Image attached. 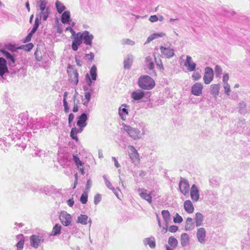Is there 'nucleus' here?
Here are the masks:
<instances>
[{
    "instance_id": "nucleus-34",
    "label": "nucleus",
    "mask_w": 250,
    "mask_h": 250,
    "mask_svg": "<svg viewBox=\"0 0 250 250\" xmlns=\"http://www.w3.org/2000/svg\"><path fill=\"white\" fill-rule=\"evenodd\" d=\"M189 243V235L186 233H183L181 235V244L185 247L188 245Z\"/></svg>"
},
{
    "instance_id": "nucleus-37",
    "label": "nucleus",
    "mask_w": 250,
    "mask_h": 250,
    "mask_svg": "<svg viewBox=\"0 0 250 250\" xmlns=\"http://www.w3.org/2000/svg\"><path fill=\"white\" fill-rule=\"evenodd\" d=\"M162 215L165 221V225L168 224L171 220L169 212L167 210H163L162 211Z\"/></svg>"
},
{
    "instance_id": "nucleus-31",
    "label": "nucleus",
    "mask_w": 250,
    "mask_h": 250,
    "mask_svg": "<svg viewBox=\"0 0 250 250\" xmlns=\"http://www.w3.org/2000/svg\"><path fill=\"white\" fill-rule=\"evenodd\" d=\"M220 88V83L213 84L210 86V93L215 98L219 95V89Z\"/></svg>"
},
{
    "instance_id": "nucleus-58",
    "label": "nucleus",
    "mask_w": 250,
    "mask_h": 250,
    "mask_svg": "<svg viewBox=\"0 0 250 250\" xmlns=\"http://www.w3.org/2000/svg\"><path fill=\"white\" fill-rule=\"evenodd\" d=\"M214 69L216 77H220L222 73L221 67L219 65H216Z\"/></svg>"
},
{
    "instance_id": "nucleus-15",
    "label": "nucleus",
    "mask_w": 250,
    "mask_h": 250,
    "mask_svg": "<svg viewBox=\"0 0 250 250\" xmlns=\"http://www.w3.org/2000/svg\"><path fill=\"white\" fill-rule=\"evenodd\" d=\"M196 237L198 241L201 244H204L206 242V231L204 228L198 229L196 232Z\"/></svg>"
},
{
    "instance_id": "nucleus-5",
    "label": "nucleus",
    "mask_w": 250,
    "mask_h": 250,
    "mask_svg": "<svg viewBox=\"0 0 250 250\" xmlns=\"http://www.w3.org/2000/svg\"><path fill=\"white\" fill-rule=\"evenodd\" d=\"M1 52L7 59L10 68L11 70H12V73H16L19 72L20 70V68L15 67L16 66V56L15 53H11L5 49H1Z\"/></svg>"
},
{
    "instance_id": "nucleus-33",
    "label": "nucleus",
    "mask_w": 250,
    "mask_h": 250,
    "mask_svg": "<svg viewBox=\"0 0 250 250\" xmlns=\"http://www.w3.org/2000/svg\"><path fill=\"white\" fill-rule=\"evenodd\" d=\"M204 219V216L200 212H197L195 214L194 220L196 224V226L197 227H200L203 225Z\"/></svg>"
},
{
    "instance_id": "nucleus-17",
    "label": "nucleus",
    "mask_w": 250,
    "mask_h": 250,
    "mask_svg": "<svg viewBox=\"0 0 250 250\" xmlns=\"http://www.w3.org/2000/svg\"><path fill=\"white\" fill-rule=\"evenodd\" d=\"M190 197L193 202H196L199 199V190L197 187L193 184L190 190Z\"/></svg>"
},
{
    "instance_id": "nucleus-20",
    "label": "nucleus",
    "mask_w": 250,
    "mask_h": 250,
    "mask_svg": "<svg viewBox=\"0 0 250 250\" xmlns=\"http://www.w3.org/2000/svg\"><path fill=\"white\" fill-rule=\"evenodd\" d=\"M88 120V114L84 112L78 117L77 125L79 127H84L86 126V121Z\"/></svg>"
},
{
    "instance_id": "nucleus-53",
    "label": "nucleus",
    "mask_w": 250,
    "mask_h": 250,
    "mask_svg": "<svg viewBox=\"0 0 250 250\" xmlns=\"http://www.w3.org/2000/svg\"><path fill=\"white\" fill-rule=\"evenodd\" d=\"M40 23H41V19H39V17H37L35 19V23H34L33 27L31 30L34 32H36L39 28Z\"/></svg>"
},
{
    "instance_id": "nucleus-23",
    "label": "nucleus",
    "mask_w": 250,
    "mask_h": 250,
    "mask_svg": "<svg viewBox=\"0 0 250 250\" xmlns=\"http://www.w3.org/2000/svg\"><path fill=\"white\" fill-rule=\"evenodd\" d=\"M138 191L139 192V195L141 198L147 201L149 203H152V196L150 193H147L146 190L139 188Z\"/></svg>"
},
{
    "instance_id": "nucleus-4",
    "label": "nucleus",
    "mask_w": 250,
    "mask_h": 250,
    "mask_svg": "<svg viewBox=\"0 0 250 250\" xmlns=\"http://www.w3.org/2000/svg\"><path fill=\"white\" fill-rule=\"evenodd\" d=\"M138 85L142 89L151 90L155 85L154 80L148 75H142L138 80Z\"/></svg>"
},
{
    "instance_id": "nucleus-50",
    "label": "nucleus",
    "mask_w": 250,
    "mask_h": 250,
    "mask_svg": "<svg viewBox=\"0 0 250 250\" xmlns=\"http://www.w3.org/2000/svg\"><path fill=\"white\" fill-rule=\"evenodd\" d=\"M239 112L241 114H244L246 112V104L244 102H241L238 105Z\"/></svg>"
},
{
    "instance_id": "nucleus-43",
    "label": "nucleus",
    "mask_w": 250,
    "mask_h": 250,
    "mask_svg": "<svg viewBox=\"0 0 250 250\" xmlns=\"http://www.w3.org/2000/svg\"><path fill=\"white\" fill-rule=\"evenodd\" d=\"M55 6L57 12L59 14L62 13L63 11H64L66 9V7L63 5V4L58 0H56L55 2Z\"/></svg>"
},
{
    "instance_id": "nucleus-64",
    "label": "nucleus",
    "mask_w": 250,
    "mask_h": 250,
    "mask_svg": "<svg viewBox=\"0 0 250 250\" xmlns=\"http://www.w3.org/2000/svg\"><path fill=\"white\" fill-rule=\"evenodd\" d=\"M173 221L175 223H181L183 221V218L178 213H176V216L173 218Z\"/></svg>"
},
{
    "instance_id": "nucleus-36",
    "label": "nucleus",
    "mask_w": 250,
    "mask_h": 250,
    "mask_svg": "<svg viewBox=\"0 0 250 250\" xmlns=\"http://www.w3.org/2000/svg\"><path fill=\"white\" fill-rule=\"evenodd\" d=\"M62 226L59 224H56L53 228L50 234V236H57L61 234Z\"/></svg>"
},
{
    "instance_id": "nucleus-11",
    "label": "nucleus",
    "mask_w": 250,
    "mask_h": 250,
    "mask_svg": "<svg viewBox=\"0 0 250 250\" xmlns=\"http://www.w3.org/2000/svg\"><path fill=\"white\" fill-rule=\"evenodd\" d=\"M79 33L83 43L87 45L91 46L92 40L94 39L93 35L90 34L89 32L87 30H85L82 33Z\"/></svg>"
},
{
    "instance_id": "nucleus-40",
    "label": "nucleus",
    "mask_w": 250,
    "mask_h": 250,
    "mask_svg": "<svg viewBox=\"0 0 250 250\" xmlns=\"http://www.w3.org/2000/svg\"><path fill=\"white\" fill-rule=\"evenodd\" d=\"M246 122L245 120L242 119L240 120L237 124V131L239 133H242L244 132L245 128L246 127Z\"/></svg>"
},
{
    "instance_id": "nucleus-12",
    "label": "nucleus",
    "mask_w": 250,
    "mask_h": 250,
    "mask_svg": "<svg viewBox=\"0 0 250 250\" xmlns=\"http://www.w3.org/2000/svg\"><path fill=\"white\" fill-rule=\"evenodd\" d=\"M179 187L181 192L184 195L188 194L189 190V185L188 181L184 178H181V180L179 183Z\"/></svg>"
},
{
    "instance_id": "nucleus-49",
    "label": "nucleus",
    "mask_w": 250,
    "mask_h": 250,
    "mask_svg": "<svg viewBox=\"0 0 250 250\" xmlns=\"http://www.w3.org/2000/svg\"><path fill=\"white\" fill-rule=\"evenodd\" d=\"M7 51H11V53H14L17 51L18 48L14 44L8 43L5 46V48Z\"/></svg>"
},
{
    "instance_id": "nucleus-2",
    "label": "nucleus",
    "mask_w": 250,
    "mask_h": 250,
    "mask_svg": "<svg viewBox=\"0 0 250 250\" xmlns=\"http://www.w3.org/2000/svg\"><path fill=\"white\" fill-rule=\"evenodd\" d=\"M9 132L10 133L8 134V138L14 142L15 146L17 147V149L21 151L24 150L29 140L28 132L17 133L15 131Z\"/></svg>"
},
{
    "instance_id": "nucleus-9",
    "label": "nucleus",
    "mask_w": 250,
    "mask_h": 250,
    "mask_svg": "<svg viewBox=\"0 0 250 250\" xmlns=\"http://www.w3.org/2000/svg\"><path fill=\"white\" fill-rule=\"evenodd\" d=\"M59 219L62 224L65 227H68L71 224L72 216L64 210L61 212Z\"/></svg>"
},
{
    "instance_id": "nucleus-55",
    "label": "nucleus",
    "mask_w": 250,
    "mask_h": 250,
    "mask_svg": "<svg viewBox=\"0 0 250 250\" xmlns=\"http://www.w3.org/2000/svg\"><path fill=\"white\" fill-rule=\"evenodd\" d=\"M34 45L32 43H28L25 45L21 46L20 48L26 51H30L33 47Z\"/></svg>"
},
{
    "instance_id": "nucleus-10",
    "label": "nucleus",
    "mask_w": 250,
    "mask_h": 250,
    "mask_svg": "<svg viewBox=\"0 0 250 250\" xmlns=\"http://www.w3.org/2000/svg\"><path fill=\"white\" fill-rule=\"evenodd\" d=\"M160 50L162 55L167 59H170L175 55L174 49L167 45L160 46Z\"/></svg>"
},
{
    "instance_id": "nucleus-30",
    "label": "nucleus",
    "mask_w": 250,
    "mask_h": 250,
    "mask_svg": "<svg viewBox=\"0 0 250 250\" xmlns=\"http://www.w3.org/2000/svg\"><path fill=\"white\" fill-rule=\"evenodd\" d=\"M195 222L193 219L190 217H188L186 222L185 229L186 231L191 230L194 229L195 227Z\"/></svg>"
},
{
    "instance_id": "nucleus-8",
    "label": "nucleus",
    "mask_w": 250,
    "mask_h": 250,
    "mask_svg": "<svg viewBox=\"0 0 250 250\" xmlns=\"http://www.w3.org/2000/svg\"><path fill=\"white\" fill-rule=\"evenodd\" d=\"M146 72L152 77L157 75L156 71L154 69V63L153 59L152 56H148L146 58Z\"/></svg>"
},
{
    "instance_id": "nucleus-25",
    "label": "nucleus",
    "mask_w": 250,
    "mask_h": 250,
    "mask_svg": "<svg viewBox=\"0 0 250 250\" xmlns=\"http://www.w3.org/2000/svg\"><path fill=\"white\" fill-rule=\"evenodd\" d=\"M127 106L126 104H123L119 108V114L122 120L124 121L126 119V116L128 114Z\"/></svg>"
},
{
    "instance_id": "nucleus-61",
    "label": "nucleus",
    "mask_w": 250,
    "mask_h": 250,
    "mask_svg": "<svg viewBox=\"0 0 250 250\" xmlns=\"http://www.w3.org/2000/svg\"><path fill=\"white\" fill-rule=\"evenodd\" d=\"M94 90L92 88L90 89L89 91L85 92L84 93V96L86 100H88V101H90L91 94L93 92Z\"/></svg>"
},
{
    "instance_id": "nucleus-21",
    "label": "nucleus",
    "mask_w": 250,
    "mask_h": 250,
    "mask_svg": "<svg viewBox=\"0 0 250 250\" xmlns=\"http://www.w3.org/2000/svg\"><path fill=\"white\" fill-rule=\"evenodd\" d=\"M184 65L187 67L188 71L191 72L195 70L196 64L192 62V58L190 56H187Z\"/></svg>"
},
{
    "instance_id": "nucleus-26",
    "label": "nucleus",
    "mask_w": 250,
    "mask_h": 250,
    "mask_svg": "<svg viewBox=\"0 0 250 250\" xmlns=\"http://www.w3.org/2000/svg\"><path fill=\"white\" fill-rule=\"evenodd\" d=\"M71 21L70 12L69 11H64L61 16V21L63 24H70Z\"/></svg>"
},
{
    "instance_id": "nucleus-6",
    "label": "nucleus",
    "mask_w": 250,
    "mask_h": 250,
    "mask_svg": "<svg viewBox=\"0 0 250 250\" xmlns=\"http://www.w3.org/2000/svg\"><path fill=\"white\" fill-rule=\"evenodd\" d=\"M151 93L146 92L141 89H137L133 91L131 94V98L133 99L132 101L138 103L142 102L143 98H149L150 97Z\"/></svg>"
},
{
    "instance_id": "nucleus-44",
    "label": "nucleus",
    "mask_w": 250,
    "mask_h": 250,
    "mask_svg": "<svg viewBox=\"0 0 250 250\" xmlns=\"http://www.w3.org/2000/svg\"><path fill=\"white\" fill-rule=\"evenodd\" d=\"M132 63V57L131 56L128 55L127 57L124 60V68L129 69Z\"/></svg>"
},
{
    "instance_id": "nucleus-38",
    "label": "nucleus",
    "mask_w": 250,
    "mask_h": 250,
    "mask_svg": "<svg viewBox=\"0 0 250 250\" xmlns=\"http://www.w3.org/2000/svg\"><path fill=\"white\" fill-rule=\"evenodd\" d=\"M17 239L19 240L18 242L16 244L17 250H22L24 243V237L23 235L22 234H19L17 236Z\"/></svg>"
},
{
    "instance_id": "nucleus-56",
    "label": "nucleus",
    "mask_w": 250,
    "mask_h": 250,
    "mask_svg": "<svg viewBox=\"0 0 250 250\" xmlns=\"http://www.w3.org/2000/svg\"><path fill=\"white\" fill-rule=\"evenodd\" d=\"M103 179L104 181L105 184L107 188L111 190H114V188L112 186L110 182L107 179L106 176L104 175Z\"/></svg>"
},
{
    "instance_id": "nucleus-32",
    "label": "nucleus",
    "mask_w": 250,
    "mask_h": 250,
    "mask_svg": "<svg viewBox=\"0 0 250 250\" xmlns=\"http://www.w3.org/2000/svg\"><path fill=\"white\" fill-rule=\"evenodd\" d=\"M185 210L188 213H191L194 211V207L190 200H186L184 203Z\"/></svg>"
},
{
    "instance_id": "nucleus-29",
    "label": "nucleus",
    "mask_w": 250,
    "mask_h": 250,
    "mask_svg": "<svg viewBox=\"0 0 250 250\" xmlns=\"http://www.w3.org/2000/svg\"><path fill=\"white\" fill-rule=\"evenodd\" d=\"M43 192L46 195L60 193V189H56L53 186H46L43 188Z\"/></svg>"
},
{
    "instance_id": "nucleus-60",
    "label": "nucleus",
    "mask_w": 250,
    "mask_h": 250,
    "mask_svg": "<svg viewBox=\"0 0 250 250\" xmlns=\"http://www.w3.org/2000/svg\"><path fill=\"white\" fill-rule=\"evenodd\" d=\"M102 200V196L99 193L96 194L94 196V203L95 205H98Z\"/></svg>"
},
{
    "instance_id": "nucleus-35",
    "label": "nucleus",
    "mask_w": 250,
    "mask_h": 250,
    "mask_svg": "<svg viewBox=\"0 0 250 250\" xmlns=\"http://www.w3.org/2000/svg\"><path fill=\"white\" fill-rule=\"evenodd\" d=\"M5 139H0V148L3 149L4 151L7 150V148L10 146V143L7 142V140H9L10 139L8 138H4Z\"/></svg>"
},
{
    "instance_id": "nucleus-57",
    "label": "nucleus",
    "mask_w": 250,
    "mask_h": 250,
    "mask_svg": "<svg viewBox=\"0 0 250 250\" xmlns=\"http://www.w3.org/2000/svg\"><path fill=\"white\" fill-rule=\"evenodd\" d=\"M154 61L156 63L157 67L161 71H163L164 70V67L163 66V64L162 63V61L161 60H159V61H157L156 58L154 56Z\"/></svg>"
},
{
    "instance_id": "nucleus-13",
    "label": "nucleus",
    "mask_w": 250,
    "mask_h": 250,
    "mask_svg": "<svg viewBox=\"0 0 250 250\" xmlns=\"http://www.w3.org/2000/svg\"><path fill=\"white\" fill-rule=\"evenodd\" d=\"M214 72L213 69L209 67H206L205 69V74L203 77L204 83L206 84L210 83L213 80Z\"/></svg>"
},
{
    "instance_id": "nucleus-18",
    "label": "nucleus",
    "mask_w": 250,
    "mask_h": 250,
    "mask_svg": "<svg viewBox=\"0 0 250 250\" xmlns=\"http://www.w3.org/2000/svg\"><path fill=\"white\" fill-rule=\"evenodd\" d=\"M79 35L80 34L78 32L75 36L73 37V40L72 41L71 47L72 50L74 51L78 50L79 46L83 43L82 38Z\"/></svg>"
},
{
    "instance_id": "nucleus-7",
    "label": "nucleus",
    "mask_w": 250,
    "mask_h": 250,
    "mask_svg": "<svg viewBox=\"0 0 250 250\" xmlns=\"http://www.w3.org/2000/svg\"><path fill=\"white\" fill-rule=\"evenodd\" d=\"M46 237L45 234H33L30 237V245L34 248H38L42 243Z\"/></svg>"
},
{
    "instance_id": "nucleus-59",
    "label": "nucleus",
    "mask_w": 250,
    "mask_h": 250,
    "mask_svg": "<svg viewBox=\"0 0 250 250\" xmlns=\"http://www.w3.org/2000/svg\"><path fill=\"white\" fill-rule=\"evenodd\" d=\"M34 56L35 57L36 60L37 61H41L42 60V53L41 51L37 49L34 53Z\"/></svg>"
},
{
    "instance_id": "nucleus-52",
    "label": "nucleus",
    "mask_w": 250,
    "mask_h": 250,
    "mask_svg": "<svg viewBox=\"0 0 250 250\" xmlns=\"http://www.w3.org/2000/svg\"><path fill=\"white\" fill-rule=\"evenodd\" d=\"M73 160L77 166L84 165V163L80 160L77 154L73 155Z\"/></svg>"
},
{
    "instance_id": "nucleus-1",
    "label": "nucleus",
    "mask_w": 250,
    "mask_h": 250,
    "mask_svg": "<svg viewBox=\"0 0 250 250\" xmlns=\"http://www.w3.org/2000/svg\"><path fill=\"white\" fill-rule=\"evenodd\" d=\"M28 115L27 112L21 113L13 118L10 119V125L8 126L9 131H15L17 133H21L24 131L25 129L29 128L30 121L28 122Z\"/></svg>"
},
{
    "instance_id": "nucleus-63",
    "label": "nucleus",
    "mask_w": 250,
    "mask_h": 250,
    "mask_svg": "<svg viewBox=\"0 0 250 250\" xmlns=\"http://www.w3.org/2000/svg\"><path fill=\"white\" fill-rule=\"evenodd\" d=\"M35 33V32H34L32 31V30H31V31L28 34L27 36L24 39L23 42L26 43V42H28L29 41H30L33 35Z\"/></svg>"
},
{
    "instance_id": "nucleus-47",
    "label": "nucleus",
    "mask_w": 250,
    "mask_h": 250,
    "mask_svg": "<svg viewBox=\"0 0 250 250\" xmlns=\"http://www.w3.org/2000/svg\"><path fill=\"white\" fill-rule=\"evenodd\" d=\"M168 245L172 248H176L178 245L177 240L173 236H170L168 239Z\"/></svg>"
},
{
    "instance_id": "nucleus-48",
    "label": "nucleus",
    "mask_w": 250,
    "mask_h": 250,
    "mask_svg": "<svg viewBox=\"0 0 250 250\" xmlns=\"http://www.w3.org/2000/svg\"><path fill=\"white\" fill-rule=\"evenodd\" d=\"M50 13V10H46L45 11H41L39 13V19H42L43 21H46Z\"/></svg>"
},
{
    "instance_id": "nucleus-28",
    "label": "nucleus",
    "mask_w": 250,
    "mask_h": 250,
    "mask_svg": "<svg viewBox=\"0 0 250 250\" xmlns=\"http://www.w3.org/2000/svg\"><path fill=\"white\" fill-rule=\"evenodd\" d=\"M143 242L145 246L148 245L151 249H154L156 247L155 239L153 236L144 239Z\"/></svg>"
},
{
    "instance_id": "nucleus-24",
    "label": "nucleus",
    "mask_w": 250,
    "mask_h": 250,
    "mask_svg": "<svg viewBox=\"0 0 250 250\" xmlns=\"http://www.w3.org/2000/svg\"><path fill=\"white\" fill-rule=\"evenodd\" d=\"M70 80L74 84H77L79 82V73L77 70L72 69V70L68 71Z\"/></svg>"
},
{
    "instance_id": "nucleus-46",
    "label": "nucleus",
    "mask_w": 250,
    "mask_h": 250,
    "mask_svg": "<svg viewBox=\"0 0 250 250\" xmlns=\"http://www.w3.org/2000/svg\"><path fill=\"white\" fill-rule=\"evenodd\" d=\"M88 217L86 215L81 214L78 217L77 222L83 225H86L87 224Z\"/></svg>"
},
{
    "instance_id": "nucleus-51",
    "label": "nucleus",
    "mask_w": 250,
    "mask_h": 250,
    "mask_svg": "<svg viewBox=\"0 0 250 250\" xmlns=\"http://www.w3.org/2000/svg\"><path fill=\"white\" fill-rule=\"evenodd\" d=\"M47 4V1L45 0H42L40 1V3L39 5L40 10L41 11H45L46 10H49V8L48 7H46V5Z\"/></svg>"
},
{
    "instance_id": "nucleus-14",
    "label": "nucleus",
    "mask_w": 250,
    "mask_h": 250,
    "mask_svg": "<svg viewBox=\"0 0 250 250\" xmlns=\"http://www.w3.org/2000/svg\"><path fill=\"white\" fill-rule=\"evenodd\" d=\"M45 124L43 122L42 119L30 120V124H29V128L32 129H38L45 127Z\"/></svg>"
},
{
    "instance_id": "nucleus-45",
    "label": "nucleus",
    "mask_w": 250,
    "mask_h": 250,
    "mask_svg": "<svg viewBox=\"0 0 250 250\" xmlns=\"http://www.w3.org/2000/svg\"><path fill=\"white\" fill-rule=\"evenodd\" d=\"M89 74L91 76V78L93 81H96L97 77V67L95 65H93L89 71Z\"/></svg>"
},
{
    "instance_id": "nucleus-54",
    "label": "nucleus",
    "mask_w": 250,
    "mask_h": 250,
    "mask_svg": "<svg viewBox=\"0 0 250 250\" xmlns=\"http://www.w3.org/2000/svg\"><path fill=\"white\" fill-rule=\"evenodd\" d=\"M88 192L84 191L80 197V201L83 204H85L87 202Z\"/></svg>"
},
{
    "instance_id": "nucleus-41",
    "label": "nucleus",
    "mask_w": 250,
    "mask_h": 250,
    "mask_svg": "<svg viewBox=\"0 0 250 250\" xmlns=\"http://www.w3.org/2000/svg\"><path fill=\"white\" fill-rule=\"evenodd\" d=\"M68 94L67 91H65L63 94V105L64 107V111L65 113H67L69 112V107L68 106V102H67V97Z\"/></svg>"
},
{
    "instance_id": "nucleus-39",
    "label": "nucleus",
    "mask_w": 250,
    "mask_h": 250,
    "mask_svg": "<svg viewBox=\"0 0 250 250\" xmlns=\"http://www.w3.org/2000/svg\"><path fill=\"white\" fill-rule=\"evenodd\" d=\"M221 178L219 177H213L209 180V184L212 188L219 187Z\"/></svg>"
},
{
    "instance_id": "nucleus-19",
    "label": "nucleus",
    "mask_w": 250,
    "mask_h": 250,
    "mask_svg": "<svg viewBox=\"0 0 250 250\" xmlns=\"http://www.w3.org/2000/svg\"><path fill=\"white\" fill-rule=\"evenodd\" d=\"M203 88V85L201 83H196L191 87V93L195 96H200L202 93Z\"/></svg>"
},
{
    "instance_id": "nucleus-62",
    "label": "nucleus",
    "mask_w": 250,
    "mask_h": 250,
    "mask_svg": "<svg viewBox=\"0 0 250 250\" xmlns=\"http://www.w3.org/2000/svg\"><path fill=\"white\" fill-rule=\"evenodd\" d=\"M224 88L225 93L227 95L229 96L230 95V91L229 84L228 83L224 84Z\"/></svg>"
},
{
    "instance_id": "nucleus-3",
    "label": "nucleus",
    "mask_w": 250,
    "mask_h": 250,
    "mask_svg": "<svg viewBox=\"0 0 250 250\" xmlns=\"http://www.w3.org/2000/svg\"><path fill=\"white\" fill-rule=\"evenodd\" d=\"M122 129L125 131L129 137L134 140H138L141 139L142 136L145 134V131L144 128L140 130L139 128L133 127L125 124H123V127L122 128Z\"/></svg>"
},
{
    "instance_id": "nucleus-22",
    "label": "nucleus",
    "mask_w": 250,
    "mask_h": 250,
    "mask_svg": "<svg viewBox=\"0 0 250 250\" xmlns=\"http://www.w3.org/2000/svg\"><path fill=\"white\" fill-rule=\"evenodd\" d=\"M7 64L6 60L2 57H0V76L1 77L8 72Z\"/></svg>"
},
{
    "instance_id": "nucleus-42",
    "label": "nucleus",
    "mask_w": 250,
    "mask_h": 250,
    "mask_svg": "<svg viewBox=\"0 0 250 250\" xmlns=\"http://www.w3.org/2000/svg\"><path fill=\"white\" fill-rule=\"evenodd\" d=\"M165 35V33H153L150 35L147 39L145 43V44L148 43L150 42L151 41H153L154 39H157L159 37H162Z\"/></svg>"
},
{
    "instance_id": "nucleus-16",
    "label": "nucleus",
    "mask_w": 250,
    "mask_h": 250,
    "mask_svg": "<svg viewBox=\"0 0 250 250\" xmlns=\"http://www.w3.org/2000/svg\"><path fill=\"white\" fill-rule=\"evenodd\" d=\"M128 148L129 150V156L133 163L136 161H138L139 159V155L137 150L135 147L131 145L128 146Z\"/></svg>"
},
{
    "instance_id": "nucleus-27",
    "label": "nucleus",
    "mask_w": 250,
    "mask_h": 250,
    "mask_svg": "<svg viewBox=\"0 0 250 250\" xmlns=\"http://www.w3.org/2000/svg\"><path fill=\"white\" fill-rule=\"evenodd\" d=\"M84 127H79V128H77L76 127H73L70 131V137L71 138L76 141V142H78L79 141V139L78 138V136H77V134L78 133H81Z\"/></svg>"
}]
</instances>
